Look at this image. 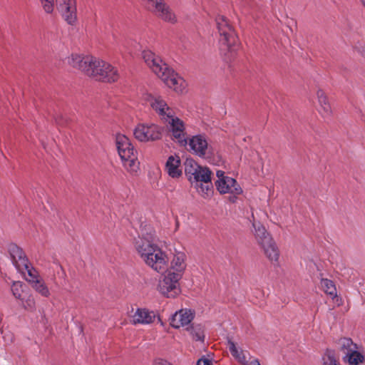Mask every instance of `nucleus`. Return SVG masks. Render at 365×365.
Instances as JSON below:
<instances>
[{
    "label": "nucleus",
    "mask_w": 365,
    "mask_h": 365,
    "mask_svg": "<svg viewBox=\"0 0 365 365\" xmlns=\"http://www.w3.org/2000/svg\"><path fill=\"white\" fill-rule=\"evenodd\" d=\"M316 98L317 101V110L319 114L324 120L329 119L332 115L333 111L327 93L324 90L319 88L316 91Z\"/></svg>",
    "instance_id": "obj_16"
},
{
    "label": "nucleus",
    "mask_w": 365,
    "mask_h": 365,
    "mask_svg": "<svg viewBox=\"0 0 365 365\" xmlns=\"http://www.w3.org/2000/svg\"><path fill=\"white\" fill-rule=\"evenodd\" d=\"M67 63L73 68L98 81L115 82L119 77L115 67L93 56L73 53L68 56Z\"/></svg>",
    "instance_id": "obj_1"
},
{
    "label": "nucleus",
    "mask_w": 365,
    "mask_h": 365,
    "mask_svg": "<svg viewBox=\"0 0 365 365\" xmlns=\"http://www.w3.org/2000/svg\"><path fill=\"white\" fill-rule=\"evenodd\" d=\"M153 365H173L169 361L163 359H158L153 362Z\"/></svg>",
    "instance_id": "obj_35"
},
{
    "label": "nucleus",
    "mask_w": 365,
    "mask_h": 365,
    "mask_svg": "<svg viewBox=\"0 0 365 365\" xmlns=\"http://www.w3.org/2000/svg\"><path fill=\"white\" fill-rule=\"evenodd\" d=\"M187 331L195 341L202 342L204 340V329L201 324H192L190 327L187 328Z\"/></svg>",
    "instance_id": "obj_28"
},
{
    "label": "nucleus",
    "mask_w": 365,
    "mask_h": 365,
    "mask_svg": "<svg viewBox=\"0 0 365 365\" xmlns=\"http://www.w3.org/2000/svg\"><path fill=\"white\" fill-rule=\"evenodd\" d=\"M164 128L153 123H140L133 130L134 138L140 143L159 140L162 138Z\"/></svg>",
    "instance_id": "obj_9"
},
{
    "label": "nucleus",
    "mask_w": 365,
    "mask_h": 365,
    "mask_svg": "<svg viewBox=\"0 0 365 365\" xmlns=\"http://www.w3.org/2000/svg\"><path fill=\"white\" fill-rule=\"evenodd\" d=\"M360 1H361V2L362 5H363V6H364V8H365V0H360Z\"/></svg>",
    "instance_id": "obj_38"
},
{
    "label": "nucleus",
    "mask_w": 365,
    "mask_h": 365,
    "mask_svg": "<svg viewBox=\"0 0 365 365\" xmlns=\"http://www.w3.org/2000/svg\"><path fill=\"white\" fill-rule=\"evenodd\" d=\"M215 186L220 194H230V200L235 202L237 197L242 193L240 185L233 178H225L223 180H217Z\"/></svg>",
    "instance_id": "obj_15"
},
{
    "label": "nucleus",
    "mask_w": 365,
    "mask_h": 365,
    "mask_svg": "<svg viewBox=\"0 0 365 365\" xmlns=\"http://www.w3.org/2000/svg\"><path fill=\"white\" fill-rule=\"evenodd\" d=\"M170 259L168 258V263L163 272L176 277L182 278L187 268V257L184 252L174 250L171 253Z\"/></svg>",
    "instance_id": "obj_14"
},
{
    "label": "nucleus",
    "mask_w": 365,
    "mask_h": 365,
    "mask_svg": "<svg viewBox=\"0 0 365 365\" xmlns=\"http://www.w3.org/2000/svg\"><path fill=\"white\" fill-rule=\"evenodd\" d=\"M196 190L197 193L203 198L207 199L211 197L213 193V186L211 182V178L206 180L203 182H200L192 185Z\"/></svg>",
    "instance_id": "obj_23"
},
{
    "label": "nucleus",
    "mask_w": 365,
    "mask_h": 365,
    "mask_svg": "<svg viewBox=\"0 0 365 365\" xmlns=\"http://www.w3.org/2000/svg\"><path fill=\"white\" fill-rule=\"evenodd\" d=\"M27 269H22L19 272L25 275L26 280L31 285L40 280L42 277L39 275L38 272L32 267L29 264L26 265Z\"/></svg>",
    "instance_id": "obj_27"
},
{
    "label": "nucleus",
    "mask_w": 365,
    "mask_h": 365,
    "mask_svg": "<svg viewBox=\"0 0 365 365\" xmlns=\"http://www.w3.org/2000/svg\"><path fill=\"white\" fill-rule=\"evenodd\" d=\"M247 365H260V363L257 359H253L251 361H247Z\"/></svg>",
    "instance_id": "obj_37"
},
{
    "label": "nucleus",
    "mask_w": 365,
    "mask_h": 365,
    "mask_svg": "<svg viewBox=\"0 0 365 365\" xmlns=\"http://www.w3.org/2000/svg\"><path fill=\"white\" fill-rule=\"evenodd\" d=\"M20 299L25 309L30 312H34L36 309V300L32 294H29L26 297L21 298Z\"/></svg>",
    "instance_id": "obj_31"
},
{
    "label": "nucleus",
    "mask_w": 365,
    "mask_h": 365,
    "mask_svg": "<svg viewBox=\"0 0 365 365\" xmlns=\"http://www.w3.org/2000/svg\"><path fill=\"white\" fill-rule=\"evenodd\" d=\"M135 249L142 261L153 271L160 273L168 263L167 253L153 243L151 236H139L134 242Z\"/></svg>",
    "instance_id": "obj_3"
},
{
    "label": "nucleus",
    "mask_w": 365,
    "mask_h": 365,
    "mask_svg": "<svg viewBox=\"0 0 365 365\" xmlns=\"http://www.w3.org/2000/svg\"><path fill=\"white\" fill-rule=\"evenodd\" d=\"M323 365H341L336 360L334 353L331 350H327L322 357Z\"/></svg>",
    "instance_id": "obj_30"
},
{
    "label": "nucleus",
    "mask_w": 365,
    "mask_h": 365,
    "mask_svg": "<svg viewBox=\"0 0 365 365\" xmlns=\"http://www.w3.org/2000/svg\"><path fill=\"white\" fill-rule=\"evenodd\" d=\"M181 279L175 274L163 272L157 285V289L164 297L175 298L180 293V281Z\"/></svg>",
    "instance_id": "obj_11"
},
{
    "label": "nucleus",
    "mask_w": 365,
    "mask_h": 365,
    "mask_svg": "<svg viewBox=\"0 0 365 365\" xmlns=\"http://www.w3.org/2000/svg\"><path fill=\"white\" fill-rule=\"evenodd\" d=\"M147 2V5L149 9H153L154 12L158 8V6H160L163 3V0H145Z\"/></svg>",
    "instance_id": "obj_33"
},
{
    "label": "nucleus",
    "mask_w": 365,
    "mask_h": 365,
    "mask_svg": "<svg viewBox=\"0 0 365 365\" xmlns=\"http://www.w3.org/2000/svg\"><path fill=\"white\" fill-rule=\"evenodd\" d=\"M320 285L322 289L332 299L335 300L337 305L341 304V300L337 297L336 286L331 280L328 279H322Z\"/></svg>",
    "instance_id": "obj_24"
},
{
    "label": "nucleus",
    "mask_w": 365,
    "mask_h": 365,
    "mask_svg": "<svg viewBox=\"0 0 365 365\" xmlns=\"http://www.w3.org/2000/svg\"><path fill=\"white\" fill-rule=\"evenodd\" d=\"M11 256L13 264L18 271L27 269L26 265L29 264V260L21 249L18 247H13L11 250Z\"/></svg>",
    "instance_id": "obj_20"
},
{
    "label": "nucleus",
    "mask_w": 365,
    "mask_h": 365,
    "mask_svg": "<svg viewBox=\"0 0 365 365\" xmlns=\"http://www.w3.org/2000/svg\"><path fill=\"white\" fill-rule=\"evenodd\" d=\"M227 347L232 356L242 365H247V352L244 351L236 343L231 340L227 341Z\"/></svg>",
    "instance_id": "obj_22"
},
{
    "label": "nucleus",
    "mask_w": 365,
    "mask_h": 365,
    "mask_svg": "<svg viewBox=\"0 0 365 365\" xmlns=\"http://www.w3.org/2000/svg\"><path fill=\"white\" fill-rule=\"evenodd\" d=\"M217 28L219 32V46L222 55L230 57L239 47L238 39L229 21L223 16L216 18Z\"/></svg>",
    "instance_id": "obj_5"
},
{
    "label": "nucleus",
    "mask_w": 365,
    "mask_h": 365,
    "mask_svg": "<svg viewBox=\"0 0 365 365\" xmlns=\"http://www.w3.org/2000/svg\"><path fill=\"white\" fill-rule=\"evenodd\" d=\"M165 170L169 176L173 178L181 176L182 172L180 157L176 155L169 156L166 162Z\"/></svg>",
    "instance_id": "obj_19"
},
{
    "label": "nucleus",
    "mask_w": 365,
    "mask_h": 365,
    "mask_svg": "<svg viewBox=\"0 0 365 365\" xmlns=\"http://www.w3.org/2000/svg\"><path fill=\"white\" fill-rule=\"evenodd\" d=\"M42 9L46 14H52L55 9V2L57 8L65 21L73 25L77 20L76 0H39Z\"/></svg>",
    "instance_id": "obj_7"
},
{
    "label": "nucleus",
    "mask_w": 365,
    "mask_h": 365,
    "mask_svg": "<svg viewBox=\"0 0 365 365\" xmlns=\"http://www.w3.org/2000/svg\"><path fill=\"white\" fill-rule=\"evenodd\" d=\"M141 99L150 106L162 120L170 117V115L174 113L164 98L158 94L145 91L141 94Z\"/></svg>",
    "instance_id": "obj_12"
},
{
    "label": "nucleus",
    "mask_w": 365,
    "mask_h": 365,
    "mask_svg": "<svg viewBox=\"0 0 365 365\" xmlns=\"http://www.w3.org/2000/svg\"><path fill=\"white\" fill-rule=\"evenodd\" d=\"M185 173L191 185L209 180L212 175L208 168L200 165L191 158L185 161Z\"/></svg>",
    "instance_id": "obj_10"
},
{
    "label": "nucleus",
    "mask_w": 365,
    "mask_h": 365,
    "mask_svg": "<svg viewBox=\"0 0 365 365\" xmlns=\"http://www.w3.org/2000/svg\"><path fill=\"white\" fill-rule=\"evenodd\" d=\"M163 121L166 124L167 129L172 138L180 145H185L186 133L184 122L178 117L175 116L174 113L170 115V117L164 119Z\"/></svg>",
    "instance_id": "obj_13"
},
{
    "label": "nucleus",
    "mask_w": 365,
    "mask_h": 365,
    "mask_svg": "<svg viewBox=\"0 0 365 365\" xmlns=\"http://www.w3.org/2000/svg\"><path fill=\"white\" fill-rule=\"evenodd\" d=\"M146 65L168 87L178 93H183L187 88L185 81L170 68L159 56L151 51L143 52Z\"/></svg>",
    "instance_id": "obj_2"
},
{
    "label": "nucleus",
    "mask_w": 365,
    "mask_h": 365,
    "mask_svg": "<svg viewBox=\"0 0 365 365\" xmlns=\"http://www.w3.org/2000/svg\"><path fill=\"white\" fill-rule=\"evenodd\" d=\"M216 175L217 177V180H223L225 179V178H229V176L225 175L224 171L220 170L216 171Z\"/></svg>",
    "instance_id": "obj_36"
},
{
    "label": "nucleus",
    "mask_w": 365,
    "mask_h": 365,
    "mask_svg": "<svg viewBox=\"0 0 365 365\" xmlns=\"http://www.w3.org/2000/svg\"><path fill=\"white\" fill-rule=\"evenodd\" d=\"M115 145L125 170L131 175H137L140 170V162L138 152L130 138L118 133L115 136Z\"/></svg>",
    "instance_id": "obj_4"
},
{
    "label": "nucleus",
    "mask_w": 365,
    "mask_h": 365,
    "mask_svg": "<svg viewBox=\"0 0 365 365\" xmlns=\"http://www.w3.org/2000/svg\"><path fill=\"white\" fill-rule=\"evenodd\" d=\"M11 292L15 298L20 299L22 294V283L21 282H14L11 285Z\"/></svg>",
    "instance_id": "obj_32"
},
{
    "label": "nucleus",
    "mask_w": 365,
    "mask_h": 365,
    "mask_svg": "<svg viewBox=\"0 0 365 365\" xmlns=\"http://www.w3.org/2000/svg\"><path fill=\"white\" fill-rule=\"evenodd\" d=\"M155 13L163 21L174 24L177 21V17L172 9L167 6L165 4L163 3L160 6H158V8L155 10Z\"/></svg>",
    "instance_id": "obj_25"
},
{
    "label": "nucleus",
    "mask_w": 365,
    "mask_h": 365,
    "mask_svg": "<svg viewBox=\"0 0 365 365\" xmlns=\"http://www.w3.org/2000/svg\"><path fill=\"white\" fill-rule=\"evenodd\" d=\"M156 314L153 311L145 308H138L131 317L133 324H150L154 322Z\"/></svg>",
    "instance_id": "obj_18"
},
{
    "label": "nucleus",
    "mask_w": 365,
    "mask_h": 365,
    "mask_svg": "<svg viewBox=\"0 0 365 365\" xmlns=\"http://www.w3.org/2000/svg\"><path fill=\"white\" fill-rule=\"evenodd\" d=\"M159 322H160V324L163 325V322L159 319Z\"/></svg>",
    "instance_id": "obj_39"
},
{
    "label": "nucleus",
    "mask_w": 365,
    "mask_h": 365,
    "mask_svg": "<svg viewBox=\"0 0 365 365\" xmlns=\"http://www.w3.org/2000/svg\"><path fill=\"white\" fill-rule=\"evenodd\" d=\"M344 362L347 363L349 365H360L364 363L365 356L358 346V349H354L351 352L344 355L342 357Z\"/></svg>",
    "instance_id": "obj_21"
},
{
    "label": "nucleus",
    "mask_w": 365,
    "mask_h": 365,
    "mask_svg": "<svg viewBox=\"0 0 365 365\" xmlns=\"http://www.w3.org/2000/svg\"><path fill=\"white\" fill-rule=\"evenodd\" d=\"M213 360L210 355L203 356L197 361V365H212Z\"/></svg>",
    "instance_id": "obj_34"
},
{
    "label": "nucleus",
    "mask_w": 365,
    "mask_h": 365,
    "mask_svg": "<svg viewBox=\"0 0 365 365\" xmlns=\"http://www.w3.org/2000/svg\"><path fill=\"white\" fill-rule=\"evenodd\" d=\"M252 227L255 240L266 257L271 262H278L279 251L272 235L259 222L253 221Z\"/></svg>",
    "instance_id": "obj_6"
},
{
    "label": "nucleus",
    "mask_w": 365,
    "mask_h": 365,
    "mask_svg": "<svg viewBox=\"0 0 365 365\" xmlns=\"http://www.w3.org/2000/svg\"><path fill=\"white\" fill-rule=\"evenodd\" d=\"M358 344L354 343L351 339L348 337L340 338L337 341V346L341 352L346 355L354 349H358Z\"/></svg>",
    "instance_id": "obj_26"
},
{
    "label": "nucleus",
    "mask_w": 365,
    "mask_h": 365,
    "mask_svg": "<svg viewBox=\"0 0 365 365\" xmlns=\"http://www.w3.org/2000/svg\"><path fill=\"white\" fill-rule=\"evenodd\" d=\"M187 150L200 158L210 160L214 154L208 137L204 133H198L186 138Z\"/></svg>",
    "instance_id": "obj_8"
},
{
    "label": "nucleus",
    "mask_w": 365,
    "mask_h": 365,
    "mask_svg": "<svg viewBox=\"0 0 365 365\" xmlns=\"http://www.w3.org/2000/svg\"><path fill=\"white\" fill-rule=\"evenodd\" d=\"M195 317V312L190 309H181L175 312L170 319V325L175 329L188 325Z\"/></svg>",
    "instance_id": "obj_17"
},
{
    "label": "nucleus",
    "mask_w": 365,
    "mask_h": 365,
    "mask_svg": "<svg viewBox=\"0 0 365 365\" xmlns=\"http://www.w3.org/2000/svg\"><path fill=\"white\" fill-rule=\"evenodd\" d=\"M31 287L37 293L43 297L48 298L51 296L50 289L42 278L38 282H36Z\"/></svg>",
    "instance_id": "obj_29"
}]
</instances>
